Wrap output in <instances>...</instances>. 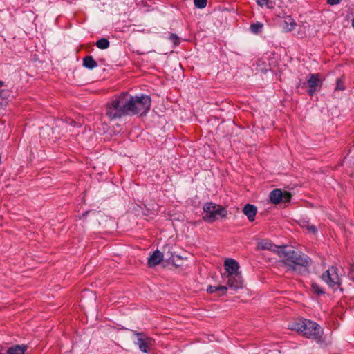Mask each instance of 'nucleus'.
<instances>
[{"label":"nucleus","instance_id":"1","mask_svg":"<svg viewBox=\"0 0 354 354\" xmlns=\"http://www.w3.org/2000/svg\"><path fill=\"white\" fill-rule=\"evenodd\" d=\"M276 252L283 259V263L294 272L306 270L311 265V259L306 254L294 250H288L287 246L276 247Z\"/></svg>","mask_w":354,"mask_h":354},{"label":"nucleus","instance_id":"2","mask_svg":"<svg viewBox=\"0 0 354 354\" xmlns=\"http://www.w3.org/2000/svg\"><path fill=\"white\" fill-rule=\"evenodd\" d=\"M289 328L297 330L301 335L313 339L317 344H322L324 342L323 328L312 320L304 319L296 321L289 325Z\"/></svg>","mask_w":354,"mask_h":354},{"label":"nucleus","instance_id":"3","mask_svg":"<svg viewBox=\"0 0 354 354\" xmlns=\"http://www.w3.org/2000/svg\"><path fill=\"white\" fill-rule=\"evenodd\" d=\"M128 93L123 92L114 96L106 104L105 114L111 120L129 115Z\"/></svg>","mask_w":354,"mask_h":354},{"label":"nucleus","instance_id":"4","mask_svg":"<svg viewBox=\"0 0 354 354\" xmlns=\"http://www.w3.org/2000/svg\"><path fill=\"white\" fill-rule=\"evenodd\" d=\"M129 116L145 115L150 110L151 100L147 95L132 96L128 93Z\"/></svg>","mask_w":354,"mask_h":354},{"label":"nucleus","instance_id":"5","mask_svg":"<svg viewBox=\"0 0 354 354\" xmlns=\"http://www.w3.org/2000/svg\"><path fill=\"white\" fill-rule=\"evenodd\" d=\"M344 273L336 266H331L322 274L321 278L334 291L339 290L343 292L342 282Z\"/></svg>","mask_w":354,"mask_h":354},{"label":"nucleus","instance_id":"6","mask_svg":"<svg viewBox=\"0 0 354 354\" xmlns=\"http://www.w3.org/2000/svg\"><path fill=\"white\" fill-rule=\"evenodd\" d=\"M227 215L225 207L213 203H205L203 205V219L208 223H213L219 218H225Z\"/></svg>","mask_w":354,"mask_h":354},{"label":"nucleus","instance_id":"7","mask_svg":"<svg viewBox=\"0 0 354 354\" xmlns=\"http://www.w3.org/2000/svg\"><path fill=\"white\" fill-rule=\"evenodd\" d=\"M308 86V94L313 96L322 86V80L319 73H310L306 80Z\"/></svg>","mask_w":354,"mask_h":354},{"label":"nucleus","instance_id":"8","mask_svg":"<svg viewBox=\"0 0 354 354\" xmlns=\"http://www.w3.org/2000/svg\"><path fill=\"white\" fill-rule=\"evenodd\" d=\"M291 198L292 195L289 192H282L280 189H274L270 194V201L276 205L281 202H290Z\"/></svg>","mask_w":354,"mask_h":354},{"label":"nucleus","instance_id":"9","mask_svg":"<svg viewBox=\"0 0 354 354\" xmlns=\"http://www.w3.org/2000/svg\"><path fill=\"white\" fill-rule=\"evenodd\" d=\"M133 334L137 337L136 344L138 346L139 349L143 353H147L149 348L153 344V339L146 336L143 333L134 331Z\"/></svg>","mask_w":354,"mask_h":354},{"label":"nucleus","instance_id":"10","mask_svg":"<svg viewBox=\"0 0 354 354\" xmlns=\"http://www.w3.org/2000/svg\"><path fill=\"white\" fill-rule=\"evenodd\" d=\"M224 279H227L228 288L232 290L241 289L243 286V280L241 273L223 275Z\"/></svg>","mask_w":354,"mask_h":354},{"label":"nucleus","instance_id":"11","mask_svg":"<svg viewBox=\"0 0 354 354\" xmlns=\"http://www.w3.org/2000/svg\"><path fill=\"white\" fill-rule=\"evenodd\" d=\"M225 273L223 275H230L237 273L239 272V265L238 262L233 259H227L224 263Z\"/></svg>","mask_w":354,"mask_h":354},{"label":"nucleus","instance_id":"12","mask_svg":"<svg viewBox=\"0 0 354 354\" xmlns=\"http://www.w3.org/2000/svg\"><path fill=\"white\" fill-rule=\"evenodd\" d=\"M163 259V254L158 250H155L148 258L147 264L149 268L158 265Z\"/></svg>","mask_w":354,"mask_h":354},{"label":"nucleus","instance_id":"13","mask_svg":"<svg viewBox=\"0 0 354 354\" xmlns=\"http://www.w3.org/2000/svg\"><path fill=\"white\" fill-rule=\"evenodd\" d=\"M297 24L290 16H286L281 21V26L285 32H290L295 28Z\"/></svg>","mask_w":354,"mask_h":354},{"label":"nucleus","instance_id":"14","mask_svg":"<svg viewBox=\"0 0 354 354\" xmlns=\"http://www.w3.org/2000/svg\"><path fill=\"white\" fill-rule=\"evenodd\" d=\"M243 212L247 216L248 219L252 222L254 221L257 209L254 205L246 204L243 209Z\"/></svg>","mask_w":354,"mask_h":354},{"label":"nucleus","instance_id":"15","mask_svg":"<svg viewBox=\"0 0 354 354\" xmlns=\"http://www.w3.org/2000/svg\"><path fill=\"white\" fill-rule=\"evenodd\" d=\"M26 349L27 346L26 345H15L9 347L6 353L0 351V354H24Z\"/></svg>","mask_w":354,"mask_h":354},{"label":"nucleus","instance_id":"16","mask_svg":"<svg viewBox=\"0 0 354 354\" xmlns=\"http://www.w3.org/2000/svg\"><path fill=\"white\" fill-rule=\"evenodd\" d=\"M82 65L89 70H92L97 66L96 61L91 55H87L84 57Z\"/></svg>","mask_w":354,"mask_h":354},{"label":"nucleus","instance_id":"17","mask_svg":"<svg viewBox=\"0 0 354 354\" xmlns=\"http://www.w3.org/2000/svg\"><path fill=\"white\" fill-rule=\"evenodd\" d=\"M259 248L261 250H273L276 252L277 245H273L270 241H264L259 243Z\"/></svg>","mask_w":354,"mask_h":354},{"label":"nucleus","instance_id":"18","mask_svg":"<svg viewBox=\"0 0 354 354\" xmlns=\"http://www.w3.org/2000/svg\"><path fill=\"white\" fill-rule=\"evenodd\" d=\"M263 24L261 22L252 24L250 27V31L254 34H258L262 32Z\"/></svg>","mask_w":354,"mask_h":354},{"label":"nucleus","instance_id":"19","mask_svg":"<svg viewBox=\"0 0 354 354\" xmlns=\"http://www.w3.org/2000/svg\"><path fill=\"white\" fill-rule=\"evenodd\" d=\"M110 43L109 41L106 38H101L98 39L96 43L95 46L102 50L106 49L109 47Z\"/></svg>","mask_w":354,"mask_h":354},{"label":"nucleus","instance_id":"20","mask_svg":"<svg viewBox=\"0 0 354 354\" xmlns=\"http://www.w3.org/2000/svg\"><path fill=\"white\" fill-rule=\"evenodd\" d=\"M311 288H312V291L318 295H322L324 293V289L319 284H317L316 283H312Z\"/></svg>","mask_w":354,"mask_h":354},{"label":"nucleus","instance_id":"21","mask_svg":"<svg viewBox=\"0 0 354 354\" xmlns=\"http://www.w3.org/2000/svg\"><path fill=\"white\" fill-rule=\"evenodd\" d=\"M207 0H194L195 7L199 9L205 8L207 6Z\"/></svg>","mask_w":354,"mask_h":354},{"label":"nucleus","instance_id":"22","mask_svg":"<svg viewBox=\"0 0 354 354\" xmlns=\"http://www.w3.org/2000/svg\"><path fill=\"white\" fill-rule=\"evenodd\" d=\"M168 39L174 44L175 46H178L180 44V38L174 33H171Z\"/></svg>","mask_w":354,"mask_h":354},{"label":"nucleus","instance_id":"23","mask_svg":"<svg viewBox=\"0 0 354 354\" xmlns=\"http://www.w3.org/2000/svg\"><path fill=\"white\" fill-rule=\"evenodd\" d=\"M344 82L341 79H337L335 91H344Z\"/></svg>","mask_w":354,"mask_h":354},{"label":"nucleus","instance_id":"24","mask_svg":"<svg viewBox=\"0 0 354 354\" xmlns=\"http://www.w3.org/2000/svg\"><path fill=\"white\" fill-rule=\"evenodd\" d=\"M176 259H180L181 257L178 254H171V256L168 258V261L171 262L174 265L177 266Z\"/></svg>","mask_w":354,"mask_h":354},{"label":"nucleus","instance_id":"25","mask_svg":"<svg viewBox=\"0 0 354 354\" xmlns=\"http://www.w3.org/2000/svg\"><path fill=\"white\" fill-rule=\"evenodd\" d=\"M348 277L351 280L354 281V264L350 266Z\"/></svg>","mask_w":354,"mask_h":354},{"label":"nucleus","instance_id":"26","mask_svg":"<svg viewBox=\"0 0 354 354\" xmlns=\"http://www.w3.org/2000/svg\"><path fill=\"white\" fill-rule=\"evenodd\" d=\"M216 288H217V292L218 291H221L222 293V295H224L225 294L227 290V286H216Z\"/></svg>","mask_w":354,"mask_h":354},{"label":"nucleus","instance_id":"27","mask_svg":"<svg viewBox=\"0 0 354 354\" xmlns=\"http://www.w3.org/2000/svg\"><path fill=\"white\" fill-rule=\"evenodd\" d=\"M207 292L211 293V294L216 292H217L216 286H209L207 288Z\"/></svg>","mask_w":354,"mask_h":354},{"label":"nucleus","instance_id":"28","mask_svg":"<svg viewBox=\"0 0 354 354\" xmlns=\"http://www.w3.org/2000/svg\"><path fill=\"white\" fill-rule=\"evenodd\" d=\"M307 229L309 232H311L313 233H316L317 232V230L316 228V227L313 225H308L307 227Z\"/></svg>","mask_w":354,"mask_h":354},{"label":"nucleus","instance_id":"29","mask_svg":"<svg viewBox=\"0 0 354 354\" xmlns=\"http://www.w3.org/2000/svg\"><path fill=\"white\" fill-rule=\"evenodd\" d=\"M269 0H257V3L260 6H263L268 3Z\"/></svg>","mask_w":354,"mask_h":354},{"label":"nucleus","instance_id":"30","mask_svg":"<svg viewBox=\"0 0 354 354\" xmlns=\"http://www.w3.org/2000/svg\"><path fill=\"white\" fill-rule=\"evenodd\" d=\"M342 0H327V3L330 5H337L341 2Z\"/></svg>","mask_w":354,"mask_h":354},{"label":"nucleus","instance_id":"31","mask_svg":"<svg viewBox=\"0 0 354 354\" xmlns=\"http://www.w3.org/2000/svg\"><path fill=\"white\" fill-rule=\"evenodd\" d=\"M301 80H299V84H298V85H297V87L299 88V87L300 86V85H301ZM302 84H303V86H304L306 85V83H305V82H303V83H302Z\"/></svg>","mask_w":354,"mask_h":354},{"label":"nucleus","instance_id":"32","mask_svg":"<svg viewBox=\"0 0 354 354\" xmlns=\"http://www.w3.org/2000/svg\"><path fill=\"white\" fill-rule=\"evenodd\" d=\"M76 122L75 121H71V125H75Z\"/></svg>","mask_w":354,"mask_h":354},{"label":"nucleus","instance_id":"33","mask_svg":"<svg viewBox=\"0 0 354 354\" xmlns=\"http://www.w3.org/2000/svg\"><path fill=\"white\" fill-rule=\"evenodd\" d=\"M352 26L354 28V18L352 20Z\"/></svg>","mask_w":354,"mask_h":354},{"label":"nucleus","instance_id":"34","mask_svg":"<svg viewBox=\"0 0 354 354\" xmlns=\"http://www.w3.org/2000/svg\"><path fill=\"white\" fill-rule=\"evenodd\" d=\"M3 85V82L2 81H0V87Z\"/></svg>","mask_w":354,"mask_h":354}]
</instances>
